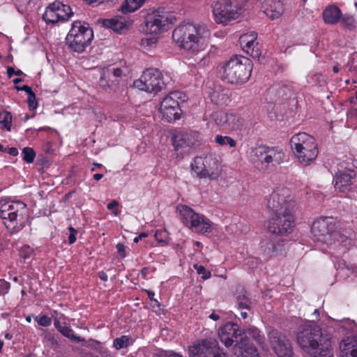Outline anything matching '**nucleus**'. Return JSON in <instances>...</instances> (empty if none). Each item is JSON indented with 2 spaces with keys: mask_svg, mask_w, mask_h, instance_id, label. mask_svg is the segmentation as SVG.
Returning <instances> with one entry per match:
<instances>
[{
  "mask_svg": "<svg viewBox=\"0 0 357 357\" xmlns=\"http://www.w3.org/2000/svg\"><path fill=\"white\" fill-rule=\"evenodd\" d=\"M93 32L89 25L80 21L72 24L71 29L66 38L68 47L77 53H82L91 45Z\"/></svg>",
  "mask_w": 357,
  "mask_h": 357,
  "instance_id": "obj_6",
  "label": "nucleus"
},
{
  "mask_svg": "<svg viewBox=\"0 0 357 357\" xmlns=\"http://www.w3.org/2000/svg\"><path fill=\"white\" fill-rule=\"evenodd\" d=\"M252 61L245 56H234L222 66V78L228 83L242 84L245 83L251 75Z\"/></svg>",
  "mask_w": 357,
  "mask_h": 357,
  "instance_id": "obj_3",
  "label": "nucleus"
},
{
  "mask_svg": "<svg viewBox=\"0 0 357 357\" xmlns=\"http://www.w3.org/2000/svg\"><path fill=\"white\" fill-rule=\"evenodd\" d=\"M250 301L245 296L238 298L237 305L238 310H250Z\"/></svg>",
  "mask_w": 357,
  "mask_h": 357,
  "instance_id": "obj_45",
  "label": "nucleus"
},
{
  "mask_svg": "<svg viewBox=\"0 0 357 357\" xmlns=\"http://www.w3.org/2000/svg\"><path fill=\"white\" fill-rule=\"evenodd\" d=\"M273 90L275 91L276 96L279 98H286L289 97L292 93L291 88L289 86L284 84L278 87H275L273 89Z\"/></svg>",
  "mask_w": 357,
  "mask_h": 357,
  "instance_id": "obj_38",
  "label": "nucleus"
},
{
  "mask_svg": "<svg viewBox=\"0 0 357 357\" xmlns=\"http://www.w3.org/2000/svg\"><path fill=\"white\" fill-rule=\"evenodd\" d=\"M98 22L104 26L116 31H121L124 27L123 22L115 19H100Z\"/></svg>",
  "mask_w": 357,
  "mask_h": 357,
  "instance_id": "obj_30",
  "label": "nucleus"
},
{
  "mask_svg": "<svg viewBox=\"0 0 357 357\" xmlns=\"http://www.w3.org/2000/svg\"><path fill=\"white\" fill-rule=\"evenodd\" d=\"M8 150V153L10 155H13V156H16L18 155V150L17 148H15V147H12V148H9L7 149Z\"/></svg>",
  "mask_w": 357,
  "mask_h": 357,
  "instance_id": "obj_59",
  "label": "nucleus"
},
{
  "mask_svg": "<svg viewBox=\"0 0 357 357\" xmlns=\"http://www.w3.org/2000/svg\"><path fill=\"white\" fill-rule=\"evenodd\" d=\"M116 249L119 256L121 258H124L126 255L125 245L123 243H118L116 245Z\"/></svg>",
  "mask_w": 357,
  "mask_h": 357,
  "instance_id": "obj_55",
  "label": "nucleus"
},
{
  "mask_svg": "<svg viewBox=\"0 0 357 357\" xmlns=\"http://www.w3.org/2000/svg\"><path fill=\"white\" fill-rule=\"evenodd\" d=\"M130 337L127 335H123L114 340L113 344L116 349L126 348L129 345Z\"/></svg>",
  "mask_w": 357,
  "mask_h": 357,
  "instance_id": "obj_40",
  "label": "nucleus"
},
{
  "mask_svg": "<svg viewBox=\"0 0 357 357\" xmlns=\"http://www.w3.org/2000/svg\"><path fill=\"white\" fill-rule=\"evenodd\" d=\"M220 117L221 119H224L225 121V123L228 122L230 125L231 123H233L231 126V128L233 129H238L239 126L241 124V121H242L239 118H237L236 116L233 114H225L221 112H215L213 114V118L215 121H217V119L215 117Z\"/></svg>",
  "mask_w": 357,
  "mask_h": 357,
  "instance_id": "obj_28",
  "label": "nucleus"
},
{
  "mask_svg": "<svg viewBox=\"0 0 357 357\" xmlns=\"http://www.w3.org/2000/svg\"><path fill=\"white\" fill-rule=\"evenodd\" d=\"M104 70H107L109 73V80L112 84H116L118 83V78L121 77L123 75V70L119 68H114L112 66H107L102 68Z\"/></svg>",
  "mask_w": 357,
  "mask_h": 357,
  "instance_id": "obj_31",
  "label": "nucleus"
},
{
  "mask_svg": "<svg viewBox=\"0 0 357 357\" xmlns=\"http://www.w3.org/2000/svg\"><path fill=\"white\" fill-rule=\"evenodd\" d=\"M135 87L148 93H158L165 86L162 74L157 68H148L133 83Z\"/></svg>",
  "mask_w": 357,
  "mask_h": 357,
  "instance_id": "obj_12",
  "label": "nucleus"
},
{
  "mask_svg": "<svg viewBox=\"0 0 357 357\" xmlns=\"http://www.w3.org/2000/svg\"><path fill=\"white\" fill-rule=\"evenodd\" d=\"M257 35L255 32L245 33L240 37V43L243 46V49L253 59L261 61V52L258 48V43L257 42Z\"/></svg>",
  "mask_w": 357,
  "mask_h": 357,
  "instance_id": "obj_22",
  "label": "nucleus"
},
{
  "mask_svg": "<svg viewBox=\"0 0 357 357\" xmlns=\"http://www.w3.org/2000/svg\"><path fill=\"white\" fill-rule=\"evenodd\" d=\"M183 94L181 91H173L169 93L160 103V111L162 118L168 122L175 121L180 117L181 108L180 101H183Z\"/></svg>",
  "mask_w": 357,
  "mask_h": 357,
  "instance_id": "obj_14",
  "label": "nucleus"
},
{
  "mask_svg": "<svg viewBox=\"0 0 357 357\" xmlns=\"http://www.w3.org/2000/svg\"><path fill=\"white\" fill-rule=\"evenodd\" d=\"M250 156L254 162H258L262 167L268 169L283 162L285 154L279 146L260 144L251 150Z\"/></svg>",
  "mask_w": 357,
  "mask_h": 357,
  "instance_id": "obj_9",
  "label": "nucleus"
},
{
  "mask_svg": "<svg viewBox=\"0 0 357 357\" xmlns=\"http://www.w3.org/2000/svg\"><path fill=\"white\" fill-rule=\"evenodd\" d=\"M301 348L312 357H332L331 341L319 326L309 323L304 325L297 335Z\"/></svg>",
  "mask_w": 357,
  "mask_h": 357,
  "instance_id": "obj_2",
  "label": "nucleus"
},
{
  "mask_svg": "<svg viewBox=\"0 0 357 357\" xmlns=\"http://www.w3.org/2000/svg\"><path fill=\"white\" fill-rule=\"evenodd\" d=\"M145 291L146 292L147 295H148V297L151 300V301H155L156 303H158L157 300H155L154 298V296H155V294L154 292L150 291V290H145Z\"/></svg>",
  "mask_w": 357,
  "mask_h": 357,
  "instance_id": "obj_62",
  "label": "nucleus"
},
{
  "mask_svg": "<svg viewBox=\"0 0 357 357\" xmlns=\"http://www.w3.org/2000/svg\"><path fill=\"white\" fill-rule=\"evenodd\" d=\"M147 236V234L146 233H141L138 236H136L135 238H134V242L135 243H138L141 239H142L143 238H145Z\"/></svg>",
  "mask_w": 357,
  "mask_h": 357,
  "instance_id": "obj_63",
  "label": "nucleus"
},
{
  "mask_svg": "<svg viewBox=\"0 0 357 357\" xmlns=\"http://www.w3.org/2000/svg\"><path fill=\"white\" fill-rule=\"evenodd\" d=\"M172 21L164 9H158L149 13L144 21L143 31L146 34L158 35Z\"/></svg>",
  "mask_w": 357,
  "mask_h": 357,
  "instance_id": "obj_16",
  "label": "nucleus"
},
{
  "mask_svg": "<svg viewBox=\"0 0 357 357\" xmlns=\"http://www.w3.org/2000/svg\"><path fill=\"white\" fill-rule=\"evenodd\" d=\"M44 338L48 342L49 346L54 350H56L59 347V341L54 334L50 332H45L44 334Z\"/></svg>",
  "mask_w": 357,
  "mask_h": 357,
  "instance_id": "obj_41",
  "label": "nucleus"
},
{
  "mask_svg": "<svg viewBox=\"0 0 357 357\" xmlns=\"http://www.w3.org/2000/svg\"><path fill=\"white\" fill-rule=\"evenodd\" d=\"M89 4H96L99 5L101 3H108L109 1H113L114 0H84Z\"/></svg>",
  "mask_w": 357,
  "mask_h": 357,
  "instance_id": "obj_56",
  "label": "nucleus"
},
{
  "mask_svg": "<svg viewBox=\"0 0 357 357\" xmlns=\"http://www.w3.org/2000/svg\"><path fill=\"white\" fill-rule=\"evenodd\" d=\"M54 325L59 331H60L61 329L63 327V326L61 324L59 320L57 318H55Z\"/></svg>",
  "mask_w": 357,
  "mask_h": 357,
  "instance_id": "obj_61",
  "label": "nucleus"
},
{
  "mask_svg": "<svg viewBox=\"0 0 357 357\" xmlns=\"http://www.w3.org/2000/svg\"><path fill=\"white\" fill-rule=\"evenodd\" d=\"M227 335L231 336L235 339V347H238L241 349L244 347L243 351H240L242 357H259L257 349L252 347H246L247 339L241 335V333L238 330V326L236 324L228 322L225 324L219 331Z\"/></svg>",
  "mask_w": 357,
  "mask_h": 357,
  "instance_id": "obj_15",
  "label": "nucleus"
},
{
  "mask_svg": "<svg viewBox=\"0 0 357 357\" xmlns=\"http://www.w3.org/2000/svg\"><path fill=\"white\" fill-rule=\"evenodd\" d=\"M73 15L71 8L56 1L47 7L43 18L47 23L54 24L68 20Z\"/></svg>",
  "mask_w": 357,
  "mask_h": 357,
  "instance_id": "obj_18",
  "label": "nucleus"
},
{
  "mask_svg": "<svg viewBox=\"0 0 357 357\" xmlns=\"http://www.w3.org/2000/svg\"><path fill=\"white\" fill-rule=\"evenodd\" d=\"M341 357H357V338L348 337L340 344Z\"/></svg>",
  "mask_w": 357,
  "mask_h": 357,
  "instance_id": "obj_25",
  "label": "nucleus"
},
{
  "mask_svg": "<svg viewBox=\"0 0 357 357\" xmlns=\"http://www.w3.org/2000/svg\"><path fill=\"white\" fill-rule=\"evenodd\" d=\"M336 227V221L333 218L323 217L314 222L312 232L318 241L332 245Z\"/></svg>",
  "mask_w": 357,
  "mask_h": 357,
  "instance_id": "obj_13",
  "label": "nucleus"
},
{
  "mask_svg": "<svg viewBox=\"0 0 357 357\" xmlns=\"http://www.w3.org/2000/svg\"><path fill=\"white\" fill-rule=\"evenodd\" d=\"M158 43V37L157 35L154 34H146V37L143 38L141 40V45L148 50H150L154 47H155Z\"/></svg>",
  "mask_w": 357,
  "mask_h": 357,
  "instance_id": "obj_33",
  "label": "nucleus"
},
{
  "mask_svg": "<svg viewBox=\"0 0 357 357\" xmlns=\"http://www.w3.org/2000/svg\"><path fill=\"white\" fill-rule=\"evenodd\" d=\"M290 144L298 161L303 165H310L318 155L315 139L305 132H299L292 136Z\"/></svg>",
  "mask_w": 357,
  "mask_h": 357,
  "instance_id": "obj_5",
  "label": "nucleus"
},
{
  "mask_svg": "<svg viewBox=\"0 0 357 357\" xmlns=\"http://www.w3.org/2000/svg\"><path fill=\"white\" fill-rule=\"evenodd\" d=\"M33 253V249L29 245H24L20 249V256L25 260L29 259Z\"/></svg>",
  "mask_w": 357,
  "mask_h": 357,
  "instance_id": "obj_44",
  "label": "nucleus"
},
{
  "mask_svg": "<svg viewBox=\"0 0 357 357\" xmlns=\"http://www.w3.org/2000/svg\"><path fill=\"white\" fill-rule=\"evenodd\" d=\"M7 73L8 77L10 78L13 75H15V70L13 67L8 66L7 68Z\"/></svg>",
  "mask_w": 357,
  "mask_h": 357,
  "instance_id": "obj_64",
  "label": "nucleus"
},
{
  "mask_svg": "<svg viewBox=\"0 0 357 357\" xmlns=\"http://www.w3.org/2000/svg\"><path fill=\"white\" fill-rule=\"evenodd\" d=\"M209 63V59L205 54H204L202 59L199 61V64L201 66H205Z\"/></svg>",
  "mask_w": 357,
  "mask_h": 357,
  "instance_id": "obj_60",
  "label": "nucleus"
},
{
  "mask_svg": "<svg viewBox=\"0 0 357 357\" xmlns=\"http://www.w3.org/2000/svg\"><path fill=\"white\" fill-rule=\"evenodd\" d=\"M193 267L197 271V273L202 275L203 280H205L211 278V272L207 271L204 266L195 264L193 265Z\"/></svg>",
  "mask_w": 357,
  "mask_h": 357,
  "instance_id": "obj_43",
  "label": "nucleus"
},
{
  "mask_svg": "<svg viewBox=\"0 0 357 357\" xmlns=\"http://www.w3.org/2000/svg\"><path fill=\"white\" fill-rule=\"evenodd\" d=\"M68 230L70 231L68 236V242L70 244H73L76 241V235L77 234V231L72 226L68 227Z\"/></svg>",
  "mask_w": 357,
  "mask_h": 357,
  "instance_id": "obj_53",
  "label": "nucleus"
},
{
  "mask_svg": "<svg viewBox=\"0 0 357 357\" xmlns=\"http://www.w3.org/2000/svg\"><path fill=\"white\" fill-rule=\"evenodd\" d=\"M341 17V10L335 6H329L323 12V19L326 24H336L340 21Z\"/></svg>",
  "mask_w": 357,
  "mask_h": 357,
  "instance_id": "obj_27",
  "label": "nucleus"
},
{
  "mask_svg": "<svg viewBox=\"0 0 357 357\" xmlns=\"http://www.w3.org/2000/svg\"><path fill=\"white\" fill-rule=\"evenodd\" d=\"M294 202L289 188L278 187L266 199L267 208L275 213L283 211H291Z\"/></svg>",
  "mask_w": 357,
  "mask_h": 357,
  "instance_id": "obj_11",
  "label": "nucleus"
},
{
  "mask_svg": "<svg viewBox=\"0 0 357 357\" xmlns=\"http://www.w3.org/2000/svg\"><path fill=\"white\" fill-rule=\"evenodd\" d=\"M192 169L201 178L217 179L221 174V167L216 157L209 155L196 157L191 163Z\"/></svg>",
  "mask_w": 357,
  "mask_h": 357,
  "instance_id": "obj_10",
  "label": "nucleus"
},
{
  "mask_svg": "<svg viewBox=\"0 0 357 357\" xmlns=\"http://www.w3.org/2000/svg\"><path fill=\"white\" fill-rule=\"evenodd\" d=\"M10 284L4 280H0V295H4L8 293Z\"/></svg>",
  "mask_w": 357,
  "mask_h": 357,
  "instance_id": "obj_52",
  "label": "nucleus"
},
{
  "mask_svg": "<svg viewBox=\"0 0 357 357\" xmlns=\"http://www.w3.org/2000/svg\"><path fill=\"white\" fill-rule=\"evenodd\" d=\"M146 0H126L125 3L121 6V11L123 13H129L138 9Z\"/></svg>",
  "mask_w": 357,
  "mask_h": 357,
  "instance_id": "obj_29",
  "label": "nucleus"
},
{
  "mask_svg": "<svg viewBox=\"0 0 357 357\" xmlns=\"http://www.w3.org/2000/svg\"><path fill=\"white\" fill-rule=\"evenodd\" d=\"M63 336L68 337L71 341L75 342H83L84 341V339L77 336L74 334V331L68 326H63V327L59 331Z\"/></svg>",
  "mask_w": 357,
  "mask_h": 357,
  "instance_id": "obj_34",
  "label": "nucleus"
},
{
  "mask_svg": "<svg viewBox=\"0 0 357 357\" xmlns=\"http://www.w3.org/2000/svg\"><path fill=\"white\" fill-rule=\"evenodd\" d=\"M335 188L341 192H347L352 189L356 181V172L351 169L339 170L335 174Z\"/></svg>",
  "mask_w": 357,
  "mask_h": 357,
  "instance_id": "obj_21",
  "label": "nucleus"
},
{
  "mask_svg": "<svg viewBox=\"0 0 357 357\" xmlns=\"http://www.w3.org/2000/svg\"><path fill=\"white\" fill-rule=\"evenodd\" d=\"M197 135L195 132H180L174 137V146L176 150L190 147L195 144Z\"/></svg>",
  "mask_w": 357,
  "mask_h": 357,
  "instance_id": "obj_23",
  "label": "nucleus"
},
{
  "mask_svg": "<svg viewBox=\"0 0 357 357\" xmlns=\"http://www.w3.org/2000/svg\"><path fill=\"white\" fill-rule=\"evenodd\" d=\"M229 97L224 91H215L211 95V100L216 105H225L227 103Z\"/></svg>",
  "mask_w": 357,
  "mask_h": 357,
  "instance_id": "obj_36",
  "label": "nucleus"
},
{
  "mask_svg": "<svg viewBox=\"0 0 357 357\" xmlns=\"http://www.w3.org/2000/svg\"><path fill=\"white\" fill-rule=\"evenodd\" d=\"M333 244L339 250V254L345 253L352 245V240L344 234L335 231L333 236Z\"/></svg>",
  "mask_w": 357,
  "mask_h": 357,
  "instance_id": "obj_26",
  "label": "nucleus"
},
{
  "mask_svg": "<svg viewBox=\"0 0 357 357\" xmlns=\"http://www.w3.org/2000/svg\"><path fill=\"white\" fill-rule=\"evenodd\" d=\"M119 206V202L116 200H112L107 204V208L109 210H112L114 215H118L119 214V211L117 209V206Z\"/></svg>",
  "mask_w": 357,
  "mask_h": 357,
  "instance_id": "obj_54",
  "label": "nucleus"
},
{
  "mask_svg": "<svg viewBox=\"0 0 357 357\" xmlns=\"http://www.w3.org/2000/svg\"><path fill=\"white\" fill-rule=\"evenodd\" d=\"M182 222L193 232L205 234L213 231L212 222L185 205L177 206Z\"/></svg>",
  "mask_w": 357,
  "mask_h": 357,
  "instance_id": "obj_8",
  "label": "nucleus"
},
{
  "mask_svg": "<svg viewBox=\"0 0 357 357\" xmlns=\"http://www.w3.org/2000/svg\"><path fill=\"white\" fill-rule=\"evenodd\" d=\"M202 354H213V357H226L225 354H219L218 343L215 339L211 337L202 340L189 347L190 357H198Z\"/></svg>",
  "mask_w": 357,
  "mask_h": 357,
  "instance_id": "obj_20",
  "label": "nucleus"
},
{
  "mask_svg": "<svg viewBox=\"0 0 357 357\" xmlns=\"http://www.w3.org/2000/svg\"><path fill=\"white\" fill-rule=\"evenodd\" d=\"M337 268H340V269H343V268L351 269V267L349 264H347L346 263V261H342L338 262V264H337Z\"/></svg>",
  "mask_w": 357,
  "mask_h": 357,
  "instance_id": "obj_58",
  "label": "nucleus"
},
{
  "mask_svg": "<svg viewBox=\"0 0 357 357\" xmlns=\"http://www.w3.org/2000/svg\"><path fill=\"white\" fill-rule=\"evenodd\" d=\"M100 73V86L105 89H110L113 84H112L111 81L109 80V73L107 70H104L103 68H101Z\"/></svg>",
  "mask_w": 357,
  "mask_h": 357,
  "instance_id": "obj_39",
  "label": "nucleus"
},
{
  "mask_svg": "<svg viewBox=\"0 0 357 357\" xmlns=\"http://www.w3.org/2000/svg\"><path fill=\"white\" fill-rule=\"evenodd\" d=\"M209 37V29L199 24H181L172 33L173 40L181 48L192 53L203 51L207 46Z\"/></svg>",
  "mask_w": 357,
  "mask_h": 357,
  "instance_id": "obj_1",
  "label": "nucleus"
},
{
  "mask_svg": "<svg viewBox=\"0 0 357 357\" xmlns=\"http://www.w3.org/2000/svg\"><path fill=\"white\" fill-rule=\"evenodd\" d=\"M249 0H212L211 8L217 23L227 24L236 19Z\"/></svg>",
  "mask_w": 357,
  "mask_h": 357,
  "instance_id": "obj_7",
  "label": "nucleus"
},
{
  "mask_svg": "<svg viewBox=\"0 0 357 357\" xmlns=\"http://www.w3.org/2000/svg\"><path fill=\"white\" fill-rule=\"evenodd\" d=\"M157 357H183L181 355L172 351H160L157 354Z\"/></svg>",
  "mask_w": 357,
  "mask_h": 357,
  "instance_id": "obj_51",
  "label": "nucleus"
},
{
  "mask_svg": "<svg viewBox=\"0 0 357 357\" xmlns=\"http://www.w3.org/2000/svg\"><path fill=\"white\" fill-rule=\"evenodd\" d=\"M342 23L344 26L349 29H352L356 26V22L354 18L350 15H344L342 18Z\"/></svg>",
  "mask_w": 357,
  "mask_h": 357,
  "instance_id": "obj_46",
  "label": "nucleus"
},
{
  "mask_svg": "<svg viewBox=\"0 0 357 357\" xmlns=\"http://www.w3.org/2000/svg\"><path fill=\"white\" fill-rule=\"evenodd\" d=\"M155 238L158 242L167 243L168 232L166 229L158 230L155 234Z\"/></svg>",
  "mask_w": 357,
  "mask_h": 357,
  "instance_id": "obj_48",
  "label": "nucleus"
},
{
  "mask_svg": "<svg viewBox=\"0 0 357 357\" xmlns=\"http://www.w3.org/2000/svg\"><path fill=\"white\" fill-rule=\"evenodd\" d=\"M219 337L220 341L227 347H230L235 342V339L231 337L229 335H227L226 333H223L222 332H218Z\"/></svg>",
  "mask_w": 357,
  "mask_h": 357,
  "instance_id": "obj_47",
  "label": "nucleus"
},
{
  "mask_svg": "<svg viewBox=\"0 0 357 357\" xmlns=\"http://www.w3.org/2000/svg\"><path fill=\"white\" fill-rule=\"evenodd\" d=\"M247 333L252 336L259 345L263 346L264 344V336L261 334V332L257 328L251 327L248 328Z\"/></svg>",
  "mask_w": 357,
  "mask_h": 357,
  "instance_id": "obj_37",
  "label": "nucleus"
},
{
  "mask_svg": "<svg viewBox=\"0 0 357 357\" xmlns=\"http://www.w3.org/2000/svg\"><path fill=\"white\" fill-rule=\"evenodd\" d=\"M0 123L3 125V128L8 131L11 130L12 126V115L7 111L0 112Z\"/></svg>",
  "mask_w": 357,
  "mask_h": 357,
  "instance_id": "obj_35",
  "label": "nucleus"
},
{
  "mask_svg": "<svg viewBox=\"0 0 357 357\" xmlns=\"http://www.w3.org/2000/svg\"><path fill=\"white\" fill-rule=\"evenodd\" d=\"M27 208L22 202H8L0 204V218L10 234L20 231L24 227Z\"/></svg>",
  "mask_w": 357,
  "mask_h": 357,
  "instance_id": "obj_4",
  "label": "nucleus"
},
{
  "mask_svg": "<svg viewBox=\"0 0 357 357\" xmlns=\"http://www.w3.org/2000/svg\"><path fill=\"white\" fill-rule=\"evenodd\" d=\"M15 89L17 90V91H25L27 95L29 93H31V92H32V89L30 86H27V85H24L22 86H15Z\"/></svg>",
  "mask_w": 357,
  "mask_h": 357,
  "instance_id": "obj_57",
  "label": "nucleus"
},
{
  "mask_svg": "<svg viewBox=\"0 0 357 357\" xmlns=\"http://www.w3.org/2000/svg\"><path fill=\"white\" fill-rule=\"evenodd\" d=\"M27 104L30 109H36L38 107V102L36 101V95L33 91L28 94Z\"/></svg>",
  "mask_w": 357,
  "mask_h": 357,
  "instance_id": "obj_49",
  "label": "nucleus"
},
{
  "mask_svg": "<svg viewBox=\"0 0 357 357\" xmlns=\"http://www.w3.org/2000/svg\"><path fill=\"white\" fill-rule=\"evenodd\" d=\"M22 153L23 155L22 158L25 162L28 163L33 162L36 157V153L33 149L30 147H25L23 149Z\"/></svg>",
  "mask_w": 357,
  "mask_h": 357,
  "instance_id": "obj_42",
  "label": "nucleus"
},
{
  "mask_svg": "<svg viewBox=\"0 0 357 357\" xmlns=\"http://www.w3.org/2000/svg\"><path fill=\"white\" fill-rule=\"evenodd\" d=\"M294 223L291 211L278 212L275 213V217L269 220L268 229L273 234L283 235L291 231Z\"/></svg>",
  "mask_w": 357,
  "mask_h": 357,
  "instance_id": "obj_17",
  "label": "nucleus"
},
{
  "mask_svg": "<svg viewBox=\"0 0 357 357\" xmlns=\"http://www.w3.org/2000/svg\"><path fill=\"white\" fill-rule=\"evenodd\" d=\"M271 346L278 357H291L293 354L290 341L280 331L273 329L268 334Z\"/></svg>",
  "mask_w": 357,
  "mask_h": 357,
  "instance_id": "obj_19",
  "label": "nucleus"
},
{
  "mask_svg": "<svg viewBox=\"0 0 357 357\" xmlns=\"http://www.w3.org/2000/svg\"><path fill=\"white\" fill-rule=\"evenodd\" d=\"M38 324L42 326H49L52 324V319L47 315H43L39 319L36 318Z\"/></svg>",
  "mask_w": 357,
  "mask_h": 357,
  "instance_id": "obj_50",
  "label": "nucleus"
},
{
  "mask_svg": "<svg viewBox=\"0 0 357 357\" xmlns=\"http://www.w3.org/2000/svg\"><path fill=\"white\" fill-rule=\"evenodd\" d=\"M215 142L220 146H227L228 145L229 147L233 148L236 145V142L232 137L229 136H222L220 135H218L215 136Z\"/></svg>",
  "mask_w": 357,
  "mask_h": 357,
  "instance_id": "obj_32",
  "label": "nucleus"
},
{
  "mask_svg": "<svg viewBox=\"0 0 357 357\" xmlns=\"http://www.w3.org/2000/svg\"><path fill=\"white\" fill-rule=\"evenodd\" d=\"M263 8L264 13L271 19L278 18L284 13V4L280 0H267Z\"/></svg>",
  "mask_w": 357,
  "mask_h": 357,
  "instance_id": "obj_24",
  "label": "nucleus"
}]
</instances>
